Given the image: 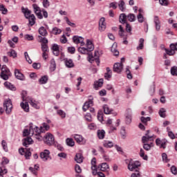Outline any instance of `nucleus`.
Masks as SVG:
<instances>
[{"instance_id":"052dcab7","label":"nucleus","mask_w":177,"mask_h":177,"mask_svg":"<svg viewBox=\"0 0 177 177\" xmlns=\"http://www.w3.org/2000/svg\"><path fill=\"white\" fill-rule=\"evenodd\" d=\"M129 66H127L126 68V73L127 75V78L129 80H132V74H131V71L129 70Z\"/></svg>"},{"instance_id":"c756f323","label":"nucleus","mask_w":177,"mask_h":177,"mask_svg":"<svg viewBox=\"0 0 177 177\" xmlns=\"http://www.w3.org/2000/svg\"><path fill=\"white\" fill-rule=\"evenodd\" d=\"M99 168H100V171H102V172H106L107 169H110V166H109V164L103 162L99 165Z\"/></svg>"},{"instance_id":"79ce46f5","label":"nucleus","mask_w":177,"mask_h":177,"mask_svg":"<svg viewBox=\"0 0 177 177\" xmlns=\"http://www.w3.org/2000/svg\"><path fill=\"white\" fill-rule=\"evenodd\" d=\"M154 146V144L153 142H151L150 144L148 143H144L143 145V149L146 150L147 151H149Z\"/></svg>"},{"instance_id":"aec40b11","label":"nucleus","mask_w":177,"mask_h":177,"mask_svg":"<svg viewBox=\"0 0 177 177\" xmlns=\"http://www.w3.org/2000/svg\"><path fill=\"white\" fill-rule=\"evenodd\" d=\"M64 62L65 63L66 67L67 68H73L74 67V62H73V59H68V58H65L64 59Z\"/></svg>"},{"instance_id":"393cba45","label":"nucleus","mask_w":177,"mask_h":177,"mask_svg":"<svg viewBox=\"0 0 177 177\" xmlns=\"http://www.w3.org/2000/svg\"><path fill=\"white\" fill-rule=\"evenodd\" d=\"M102 145L106 149H111V147H114V143L110 140H104Z\"/></svg>"},{"instance_id":"c03bdc74","label":"nucleus","mask_w":177,"mask_h":177,"mask_svg":"<svg viewBox=\"0 0 177 177\" xmlns=\"http://www.w3.org/2000/svg\"><path fill=\"white\" fill-rule=\"evenodd\" d=\"M151 118L150 117H147L145 118L143 116H142L140 118V121L141 122H142V124H144V125H147V122H149V121H151Z\"/></svg>"},{"instance_id":"ddd939ff","label":"nucleus","mask_w":177,"mask_h":177,"mask_svg":"<svg viewBox=\"0 0 177 177\" xmlns=\"http://www.w3.org/2000/svg\"><path fill=\"white\" fill-rule=\"evenodd\" d=\"M127 111V114L125 115V122L127 125H129L132 122V109H128Z\"/></svg>"},{"instance_id":"c9c22d12","label":"nucleus","mask_w":177,"mask_h":177,"mask_svg":"<svg viewBox=\"0 0 177 177\" xmlns=\"http://www.w3.org/2000/svg\"><path fill=\"white\" fill-rule=\"evenodd\" d=\"M115 48H117V44H113L111 47V52L113 53L114 56H118L120 52Z\"/></svg>"},{"instance_id":"423d86ee","label":"nucleus","mask_w":177,"mask_h":177,"mask_svg":"<svg viewBox=\"0 0 177 177\" xmlns=\"http://www.w3.org/2000/svg\"><path fill=\"white\" fill-rule=\"evenodd\" d=\"M4 109L7 114L12 113V109H13V104H12V100L10 99L6 100L3 103Z\"/></svg>"},{"instance_id":"6e6552de","label":"nucleus","mask_w":177,"mask_h":177,"mask_svg":"<svg viewBox=\"0 0 177 177\" xmlns=\"http://www.w3.org/2000/svg\"><path fill=\"white\" fill-rule=\"evenodd\" d=\"M40 158L42 161H48L50 158V151L48 149H45L40 153Z\"/></svg>"},{"instance_id":"58836bf2","label":"nucleus","mask_w":177,"mask_h":177,"mask_svg":"<svg viewBox=\"0 0 177 177\" xmlns=\"http://www.w3.org/2000/svg\"><path fill=\"white\" fill-rule=\"evenodd\" d=\"M78 52H80V53H81L82 55H88V53H89L88 49L84 47H79Z\"/></svg>"},{"instance_id":"2f4dec72","label":"nucleus","mask_w":177,"mask_h":177,"mask_svg":"<svg viewBox=\"0 0 177 177\" xmlns=\"http://www.w3.org/2000/svg\"><path fill=\"white\" fill-rule=\"evenodd\" d=\"M75 161L78 164H81L84 161V157H82V154L81 153H76L75 157Z\"/></svg>"},{"instance_id":"338daca9","label":"nucleus","mask_w":177,"mask_h":177,"mask_svg":"<svg viewBox=\"0 0 177 177\" xmlns=\"http://www.w3.org/2000/svg\"><path fill=\"white\" fill-rule=\"evenodd\" d=\"M131 177H142V174H140V171L136 170L135 173L131 174Z\"/></svg>"},{"instance_id":"6ab92c4d","label":"nucleus","mask_w":177,"mask_h":177,"mask_svg":"<svg viewBox=\"0 0 177 177\" xmlns=\"http://www.w3.org/2000/svg\"><path fill=\"white\" fill-rule=\"evenodd\" d=\"M34 143V140H32V138L31 137H27L23 140V146L25 147H27L28 146H30V145H32Z\"/></svg>"},{"instance_id":"8fccbe9b","label":"nucleus","mask_w":177,"mask_h":177,"mask_svg":"<svg viewBox=\"0 0 177 177\" xmlns=\"http://www.w3.org/2000/svg\"><path fill=\"white\" fill-rule=\"evenodd\" d=\"M28 19L30 26H34V24H35V16L34 15H31V16L28 18Z\"/></svg>"},{"instance_id":"f03ea898","label":"nucleus","mask_w":177,"mask_h":177,"mask_svg":"<svg viewBox=\"0 0 177 177\" xmlns=\"http://www.w3.org/2000/svg\"><path fill=\"white\" fill-rule=\"evenodd\" d=\"M128 161H129V163H128L127 168L129 171H131V172L133 171L135 169L136 171L138 170L139 167H140V162L138 160H133L131 159L130 160H128Z\"/></svg>"},{"instance_id":"f3484780","label":"nucleus","mask_w":177,"mask_h":177,"mask_svg":"<svg viewBox=\"0 0 177 177\" xmlns=\"http://www.w3.org/2000/svg\"><path fill=\"white\" fill-rule=\"evenodd\" d=\"M15 75L17 80H19L20 81H24L26 80L24 75H23V73H21V72L18 69H15Z\"/></svg>"},{"instance_id":"603ef678","label":"nucleus","mask_w":177,"mask_h":177,"mask_svg":"<svg viewBox=\"0 0 177 177\" xmlns=\"http://www.w3.org/2000/svg\"><path fill=\"white\" fill-rule=\"evenodd\" d=\"M120 135L122 139H125L127 138V131H125V127H122L120 129Z\"/></svg>"},{"instance_id":"bf43d9fd","label":"nucleus","mask_w":177,"mask_h":177,"mask_svg":"<svg viewBox=\"0 0 177 177\" xmlns=\"http://www.w3.org/2000/svg\"><path fill=\"white\" fill-rule=\"evenodd\" d=\"M8 174V169L3 167H0V177H3V175Z\"/></svg>"},{"instance_id":"5fc2aeb1","label":"nucleus","mask_w":177,"mask_h":177,"mask_svg":"<svg viewBox=\"0 0 177 177\" xmlns=\"http://www.w3.org/2000/svg\"><path fill=\"white\" fill-rule=\"evenodd\" d=\"M8 56H10V57H17V53H16V51L15 50H11L10 51H9L8 53Z\"/></svg>"},{"instance_id":"de8ad7c7","label":"nucleus","mask_w":177,"mask_h":177,"mask_svg":"<svg viewBox=\"0 0 177 177\" xmlns=\"http://www.w3.org/2000/svg\"><path fill=\"white\" fill-rule=\"evenodd\" d=\"M52 32L54 34V35H59V34H62V29L55 27L53 28Z\"/></svg>"},{"instance_id":"4d7b16f0","label":"nucleus","mask_w":177,"mask_h":177,"mask_svg":"<svg viewBox=\"0 0 177 177\" xmlns=\"http://www.w3.org/2000/svg\"><path fill=\"white\" fill-rule=\"evenodd\" d=\"M167 143H168V141L166 139L162 140V143H161L160 146L159 147L160 149H166Z\"/></svg>"},{"instance_id":"4be33fe9","label":"nucleus","mask_w":177,"mask_h":177,"mask_svg":"<svg viewBox=\"0 0 177 177\" xmlns=\"http://www.w3.org/2000/svg\"><path fill=\"white\" fill-rule=\"evenodd\" d=\"M164 50L165 51L166 53L163 55V59H168L167 55H168L169 56H174V54L175 53V51L171 48L169 50L165 48Z\"/></svg>"},{"instance_id":"9b49d317","label":"nucleus","mask_w":177,"mask_h":177,"mask_svg":"<svg viewBox=\"0 0 177 177\" xmlns=\"http://www.w3.org/2000/svg\"><path fill=\"white\" fill-rule=\"evenodd\" d=\"M73 138L79 145H85L86 143V140L80 134L73 135Z\"/></svg>"},{"instance_id":"39448f33","label":"nucleus","mask_w":177,"mask_h":177,"mask_svg":"<svg viewBox=\"0 0 177 177\" xmlns=\"http://www.w3.org/2000/svg\"><path fill=\"white\" fill-rule=\"evenodd\" d=\"M26 91H24L22 93V100H23V102H21L20 104V106L26 113H28V111H30V106L28 105V102H27L28 100L26 98V95H26Z\"/></svg>"},{"instance_id":"13d9d810","label":"nucleus","mask_w":177,"mask_h":177,"mask_svg":"<svg viewBox=\"0 0 177 177\" xmlns=\"http://www.w3.org/2000/svg\"><path fill=\"white\" fill-rule=\"evenodd\" d=\"M137 19H138V23H143V21H145V17H143V15L140 13H139L137 15Z\"/></svg>"},{"instance_id":"09e8293b","label":"nucleus","mask_w":177,"mask_h":177,"mask_svg":"<svg viewBox=\"0 0 177 177\" xmlns=\"http://www.w3.org/2000/svg\"><path fill=\"white\" fill-rule=\"evenodd\" d=\"M104 114H110L113 110L109 107V105L105 104L103 106Z\"/></svg>"},{"instance_id":"6e6d98bb","label":"nucleus","mask_w":177,"mask_h":177,"mask_svg":"<svg viewBox=\"0 0 177 177\" xmlns=\"http://www.w3.org/2000/svg\"><path fill=\"white\" fill-rule=\"evenodd\" d=\"M57 114L61 117V118H66V112L60 109L57 111Z\"/></svg>"},{"instance_id":"e433bc0d","label":"nucleus","mask_w":177,"mask_h":177,"mask_svg":"<svg viewBox=\"0 0 177 177\" xmlns=\"http://www.w3.org/2000/svg\"><path fill=\"white\" fill-rule=\"evenodd\" d=\"M118 7L120 10H121V12H124L125 10V1H124V0H120L118 3Z\"/></svg>"},{"instance_id":"a18cd8bd","label":"nucleus","mask_w":177,"mask_h":177,"mask_svg":"<svg viewBox=\"0 0 177 177\" xmlns=\"http://www.w3.org/2000/svg\"><path fill=\"white\" fill-rule=\"evenodd\" d=\"M53 55L57 56L59 55V45L53 44Z\"/></svg>"},{"instance_id":"864d4df0","label":"nucleus","mask_w":177,"mask_h":177,"mask_svg":"<svg viewBox=\"0 0 177 177\" xmlns=\"http://www.w3.org/2000/svg\"><path fill=\"white\" fill-rule=\"evenodd\" d=\"M64 20L66 21V24H68V26H70V27L75 28V24L72 23V22L70 21V19H68V17H64Z\"/></svg>"},{"instance_id":"a19ab883","label":"nucleus","mask_w":177,"mask_h":177,"mask_svg":"<svg viewBox=\"0 0 177 177\" xmlns=\"http://www.w3.org/2000/svg\"><path fill=\"white\" fill-rule=\"evenodd\" d=\"M30 106H32V107H34V109H39V106H38V102L32 99L30 100L29 102Z\"/></svg>"},{"instance_id":"1a4fd4ad","label":"nucleus","mask_w":177,"mask_h":177,"mask_svg":"<svg viewBox=\"0 0 177 177\" xmlns=\"http://www.w3.org/2000/svg\"><path fill=\"white\" fill-rule=\"evenodd\" d=\"M19 153L21 156H25L26 160H30V157H31V151L28 149L21 148L19 149Z\"/></svg>"},{"instance_id":"72a5a7b5","label":"nucleus","mask_w":177,"mask_h":177,"mask_svg":"<svg viewBox=\"0 0 177 177\" xmlns=\"http://www.w3.org/2000/svg\"><path fill=\"white\" fill-rule=\"evenodd\" d=\"M145 46V39L140 38L139 40V45L137 46V50H142Z\"/></svg>"},{"instance_id":"69168bd1","label":"nucleus","mask_w":177,"mask_h":177,"mask_svg":"<svg viewBox=\"0 0 177 177\" xmlns=\"http://www.w3.org/2000/svg\"><path fill=\"white\" fill-rule=\"evenodd\" d=\"M1 145H2V147L4 150V151H8V144L6 143V141L3 140L1 142Z\"/></svg>"},{"instance_id":"4468645a","label":"nucleus","mask_w":177,"mask_h":177,"mask_svg":"<svg viewBox=\"0 0 177 177\" xmlns=\"http://www.w3.org/2000/svg\"><path fill=\"white\" fill-rule=\"evenodd\" d=\"M32 8L34 10V12L35 15L37 16L38 19H44V16L42 15V13L41 12V8L38 6L37 4H33Z\"/></svg>"},{"instance_id":"b1692460","label":"nucleus","mask_w":177,"mask_h":177,"mask_svg":"<svg viewBox=\"0 0 177 177\" xmlns=\"http://www.w3.org/2000/svg\"><path fill=\"white\" fill-rule=\"evenodd\" d=\"M104 80L102 78L99 79L97 81H95L94 83V88L95 89L97 90L100 88H102L103 86Z\"/></svg>"},{"instance_id":"c85d7f7f","label":"nucleus","mask_w":177,"mask_h":177,"mask_svg":"<svg viewBox=\"0 0 177 177\" xmlns=\"http://www.w3.org/2000/svg\"><path fill=\"white\" fill-rule=\"evenodd\" d=\"M37 38H38V42L41 44V45H46V44L49 42L48 39H46V37L44 36L39 35Z\"/></svg>"},{"instance_id":"49530a36","label":"nucleus","mask_w":177,"mask_h":177,"mask_svg":"<svg viewBox=\"0 0 177 177\" xmlns=\"http://www.w3.org/2000/svg\"><path fill=\"white\" fill-rule=\"evenodd\" d=\"M104 135H106V131H104V130L97 131V136L99 139H104Z\"/></svg>"},{"instance_id":"f257e3e1","label":"nucleus","mask_w":177,"mask_h":177,"mask_svg":"<svg viewBox=\"0 0 177 177\" xmlns=\"http://www.w3.org/2000/svg\"><path fill=\"white\" fill-rule=\"evenodd\" d=\"M44 133L42 127L38 128V127L30 124L28 129H25L23 131L24 136H33L37 140L41 142L44 140V138L41 137V133Z\"/></svg>"},{"instance_id":"37998d69","label":"nucleus","mask_w":177,"mask_h":177,"mask_svg":"<svg viewBox=\"0 0 177 177\" xmlns=\"http://www.w3.org/2000/svg\"><path fill=\"white\" fill-rule=\"evenodd\" d=\"M165 113H167V110L164 108H161L159 110L158 114H159L160 117H161L162 118H165V117L167 116Z\"/></svg>"},{"instance_id":"bb28decb","label":"nucleus","mask_w":177,"mask_h":177,"mask_svg":"<svg viewBox=\"0 0 177 177\" xmlns=\"http://www.w3.org/2000/svg\"><path fill=\"white\" fill-rule=\"evenodd\" d=\"M38 32L41 37H46L48 35V30L44 26H41Z\"/></svg>"},{"instance_id":"680f3d73","label":"nucleus","mask_w":177,"mask_h":177,"mask_svg":"<svg viewBox=\"0 0 177 177\" xmlns=\"http://www.w3.org/2000/svg\"><path fill=\"white\" fill-rule=\"evenodd\" d=\"M170 71L171 75L177 76V66H172Z\"/></svg>"},{"instance_id":"2eb2a0df","label":"nucleus","mask_w":177,"mask_h":177,"mask_svg":"<svg viewBox=\"0 0 177 177\" xmlns=\"http://www.w3.org/2000/svg\"><path fill=\"white\" fill-rule=\"evenodd\" d=\"M153 23L155 24L156 31H160V30H161V21H160L158 16H154Z\"/></svg>"},{"instance_id":"9d476101","label":"nucleus","mask_w":177,"mask_h":177,"mask_svg":"<svg viewBox=\"0 0 177 177\" xmlns=\"http://www.w3.org/2000/svg\"><path fill=\"white\" fill-rule=\"evenodd\" d=\"M119 35L120 37H121V38H123V39H124L123 41V44H124V45H127L128 41H127V33L125 32V30H124V28L121 25L119 26Z\"/></svg>"},{"instance_id":"dca6fc26","label":"nucleus","mask_w":177,"mask_h":177,"mask_svg":"<svg viewBox=\"0 0 177 177\" xmlns=\"http://www.w3.org/2000/svg\"><path fill=\"white\" fill-rule=\"evenodd\" d=\"M73 41L75 44H80L81 46H84L85 45V42L84 41V37L80 36H73Z\"/></svg>"},{"instance_id":"7ed1b4c3","label":"nucleus","mask_w":177,"mask_h":177,"mask_svg":"<svg viewBox=\"0 0 177 177\" xmlns=\"http://www.w3.org/2000/svg\"><path fill=\"white\" fill-rule=\"evenodd\" d=\"M0 77L2 80H4V81H8V80H9V77H10V71H9V68H8L6 65L2 66Z\"/></svg>"},{"instance_id":"4c0bfd02","label":"nucleus","mask_w":177,"mask_h":177,"mask_svg":"<svg viewBox=\"0 0 177 177\" xmlns=\"http://www.w3.org/2000/svg\"><path fill=\"white\" fill-rule=\"evenodd\" d=\"M39 82L41 85H45L48 82V76L44 75L39 80Z\"/></svg>"},{"instance_id":"3c124183","label":"nucleus","mask_w":177,"mask_h":177,"mask_svg":"<svg viewBox=\"0 0 177 177\" xmlns=\"http://www.w3.org/2000/svg\"><path fill=\"white\" fill-rule=\"evenodd\" d=\"M127 19L129 21H130L131 23H133V21L136 20V17L133 14H129L127 15Z\"/></svg>"},{"instance_id":"412c9836","label":"nucleus","mask_w":177,"mask_h":177,"mask_svg":"<svg viewBox=\"0 0 177 177\" xmlns=\"http://www.w3.org/2000/svg\"><path fill=\"white\" fill-rule=\"evenodd\" d=\"M86 49L88 52H92V50H93V49H95V46H93V43H92V41H91L90 39H86Z\"/></svg>"},{"instance_id":"cd10ccee","label":"nucleus","mask_w":177,"mask_h":177,"mask_svg":"<svg viewBox=\"0 0 177 177\" xmlns=\"http://www.w3.org/2000/svg\"><path fill=\"white\" fill-rule=\"evenodd\" d=\"M21 12L24 13L26 19H28L31 16V11L28 8H21Z\"/></svg>"},{"instance_id":"5701e85b","label":"nucleus","mask_w":177,"mask_h":177,"mask_svg":"<svg viewBox=\"0 0 177 177\" xmlns=\"http://www.w3.org/2000/svg\"><path fill=\"white\" fill-rule=\"evenodd\" d=\"M93 101L92 100H89L88 101L86 102L82 106L83 111H86V110H88L91 106H93Z\"/></svg>"},{"instance_id":"7c9ffc66","label":"nucleus","mask_w":177,"mask_h":177,"mask_svg":"<svg viewBox=\"0 0 177 177\" xmlns=\"http://www.w3.org/2000/svg\"><path fill=\"white\" fill-rule=\"evenodd\" d=\"M127 16L124 14V13H122L120 14V17H119V21L120 23H121L122 24H127Z\"/></svg>"},{"instance_id":"0eeeda50","label":"nucleus","mask_w":177,"mask_h":177,"mask_svg":"<svg viewBox=\"0 0 177 177\" xmlns=\"http://www.w3.org/2000/svg\"><path fill=\"white\" fill-rule=\"evenodd\" d=\"M150 133V131H147V133L144 136L142 137V143H147L149 140L153 141L156 139V136L154 135H149Z\"/></svg>"},{"instance_id":"ea45409f","label":"nucleus","mask_w":177,"mask_h":177,"mask_svg":"<svg viewBox=\"0 0 177 177\" xmlns=\"http://www.w3.org/2000/svg\"><path fill=\"white\" fill-rule=\"evenodd\" d=\"M66 143L67 146H70V147H73L75 146V142H74V140L73 138H67L66 140Z\"/></svg>"},{"instance_id":"e2e57ef3","label":"nucleus","mask_w":177,"mask_h":177,"mask_svg":"<svg viewBox=\"0 0 177 177\" xmlns=\"http://www.w3.org/2000/svg\"><path fill=\"white\" fill-rule=\"evenodd\" d=\"M85 120L88 121V122H91L92 121V115L91 113H88L84 116Z\"/></svg>"},{"instance_id":"a211bd4d","label":"nucleus","mask_w":177,"mask_h":177,"mask_svg":"<svg viewBox=\"0 0 177 177\" xmlns=\"http://www.w3.org/2000/svg\"><path fill=\"white\" fill-rule=\"evenodd\" d=\"M99 30L100 31H104V30H106V19L104 17H102L100 19Z\"/></svg>"},{"instance_id":"a878e982","label":"nucleus","mask_w":177,"mask_h":177,"mask_svg":"<svg viewBox=\"0 0 177 177\" xmlns=\"http://www.w3.org/2000/svg\"><path fill=\"white\" fill-rule=\"evenodd\" d=\"M88 62L90 63H92L93 62H95L97 63V66H99V64L100 63V61H99V57L95 56L92 55H88Z\"/></svg>"},{"instance_id":"f704fd0d","label":"nucleus","mask_w":177,"mask_h":177,"mask_svg":"<svg viewBox=\"0 0 177 177\" xmlns=\"http://www.w3.org/2000/svg\"><path fill=\"white\" fill-rule=\"evenodd\" d=\"M50 71H55V70H56V62L55 59H52L50 61Z\"/></svg>"},{"instance_id":"f8f14e48","label":"nucleus","mask_w":177,"mask_h":177,"mask_svg":"<svg viewBox=\"0 0 177 177\" xmlns=\"http://www.w3.org/2000/svg\"><path fill=\"white\" fill-rule=\"evenodd\" d=\"M124 69V64L117 62L113 65V71L114 73H117L118 74L121 73L122 70Z\"/></svg>"},{"instance_id":"774afa93","label":"nucleus","mask_w":177,"mask_h":177,"mask_svg":"<svg viewBox=\"0 0 177 177\" xmlns=\"http://www.w3.org/2000/svg\"><path fill=\"white\" fill-rule=\"evenodd\" d=\"M60 42L61 44H67V37H66L65 35H63L61 37H60Z\"/></svg>"},{"instance_id":"20e7f679","label":"nucleus","mask_w":177,"mask_h":177,"mask_svg":"<svg viewBox=\"0 0 177 177\" xmlns=\"http://www.w3.org/2000/svg\"><path fill=\"white\" fill-rule=\"evenodd\" d=\"M43 140L48 146H53L55 145V137L50 133H47L44 136Z\"/></svg>"},{"instance_id":"473e14b6","label":"nucleus","mask_w":177,"mask_h":177,"mask_svg":"<svg viewBox=\"0 0 177 177\" xmlns=\"http://www.w3.org/2000/svg\"><path fill=\"white\" fill-rule=\"evenodd\" d=\"M4 86L7 89H10V91H16V87L9 82H6Z\"/></svg>"},{"instance_id":"0e129e2a","label":"nucleus","mask_w":177,"mask_h":177,"mask_svg":"<svg viewBox=\"0 0 177 177\" xmlns=\"http://www.w3.org/2000/svg\"><path fill=\"white\" fill-rule=\"evenodd\" d=\"M140 156L143 158V160H147V155H145V150L142 149H140Z\"/></svg>"}]
</instances>
